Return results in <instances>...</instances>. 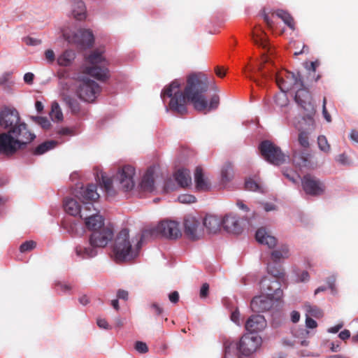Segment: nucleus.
<instances>
[{"instance_id": "1", "label": "nucleus", "mask_w": 358, "mask_h": 358, "mask_svg": "<svg viewBox=\"0 0 358 358\" xmlns=\"http://www.w3.org/2000/svg\"><path fill=\"white\" fill-rule=\"evenodd\" d=\"M181 84L182 82L180 80H174L161 92L163 101H165L166 97L170 98L169 108L173 111L181 115L185 113L187 100L193 104L196 110L204 113L218 108L220 96L217 94L213 95L209 103L203 95L208 89V78L205 75L201 73L189 75L184 92L180 90Z\"/></svg>"}, {"instance_id": "2", "label": "nucleus", "mask_w": 358, "mask_h": 358, "mask_svg": "<svg viewBox=\"0 0 358 358\" xmlns=\"http://www.w3.org/2000/svg\"><path fill=\"white\" fill-rule=\"evenodd\" d=\"M0 127L8 129L0 134V148L4 152H16L36 138L14 108L5 106L0 110Z\"/></svg>"}, {"instance_id": "3", "label": "nucleus", "mask_w": 358, "mask_h": 358, "mask_svg": "<svg viewBox=\"0 0 358 358\" xmlns=\"http://www.w3.org/2000/svg\"><path fill=\"white\" fill-rule=\"evenodd\" d=\"M287 78L292 80V86H287L283 78L278 76L276 83L281 91L286 92L289 90H294L296 102L299 105L306 114L303 117L306 127L299 128V143L303 148L309 146L308 135L315 129V121L313 116L315 113V106L311 103V95L309 91L304 87L301 76L299 73H287Z\"/></svg>"}, {"instance_id": "4", "label": "nucleus", "mask_w": 358, "mask_h": 358, "mask_svg": "<svg viewBox=\"0 0 358 358\" xmlns=\"http://www.w3.org/2000/svg\"><path fill=\"white\" fill-rule=\"evenodd\" d=\"M136 169L131 165H124L120 167L113 179L101 176V185L110 196H115L118 192L129 193L136 186Z\"/></svg>"}, {"instance_id": "5", "label": "nucleus", "mask_w": 358, "mask_h": 358, "mask_svg": "<svg viewBox=\"0 0 358 358\" xmlns=\"http://www.w3.org/2000/svg\"><path fill=\"white\" fill-rule=\"evenodd\" d=\"M148 231H144L136 243L133 245L131 243L129 230L122 229L115 239L113 246L114 259L116 262H127L136 258L141 248V243L145 237L147 236Z\"/></svg>"}, {"instance_id": "6", "label": "nucleus", "mask_w": 358, "mask_h": 358, "mask_svg": "<svg viewBox=\"0 0 358 358\" xmlns=\"http://www.w3.org/2000/svg\"><path fill=\"white\" fill-rule=\"evenodd\" d=\"M104 48L92 50L85 57V63L81 66V72L98 80L104 81L110 76L109 62L104 56Z\"/></svg>"}, {"instance_id": "7", "label": "nucleus", "mask_w": 358, "mask_h": 358, "mask_svg": "<svg viewBox=\"0 0 358 358\" xmlns=\"http://www.w3.org/2000/svg\"><path fill=\"white\" fill-rule=\"evenodd\" d=\"M267 271L271 276H264L259 282V289L262 294L274 297L275 299L281 300L283 292L281 285L276 278L285 276L284 269L281 266H275L271 263L267 264Z\"/></svg>"}, {"instance_id": "8", "label": "nucleus", "mask_w": 358, "mask_h": 358, "mask_svg": "<svg viewBox=\"0 0 358 358\" xmlns=\"http://www.w3.org/2000/svg\"><path fill=\"white\" fill-rule=\"evenodd\" d=\"M100 92L101 87L94 80L84 76L78 80L76 94L82 101L93 102L97 98Z\"/></svg>"}, {"instance_id": "9", "label": "nucleus", "mask_w": 358, "mask_h": 358, "mask_svg": "<svg viewBox=\"0 0 358 358\" xmlns=\"http://www.w3.org/2000/svg\"><path fill=\"white\" fill-rule=\"evenodd\" d=\"M259 148L263 158L273 165L279 166L288 159V156L283 154L279 147L269 141H262Z\"/></svg>"}, {"instance_id": "10", "label": "nucleus", "mask_w": 358, "mask_h": 358, "mask_svg": "<svg viewBox=\"0 0 358 358\" xmlns=\"http://www.w3.org/2000/svg\"><path fill=\"white\" fill-rule=\"evenodd\" d=\"M63 36L69 43L75 44L82 48L91 47L94 41V35L90 29H80L71 34L64 32Z\"/></svg>"}, {"instance_id": "11", "label": "nucleus", "mask_w": 358, "mask_h": 358, "mask_svg": "<svg viewBox=\"0 0 358 358\" xmlns=\"http://www.w3.org/2000/svg\"><path fill=\"white\" fill-rule=\"evenodd\" d=\"M85 209H86V211L80 217L85 220V224L89 230L94 231V230L105 227L103 224L104 220L94 207V204L91 203H85Z\"/></svg>"}, {"instance_id": "12", "label": "nucleus", "mask_w": 358, "mask_h": 358, "mask_svg": "<svg viewBox=\"0 0 358 358\" xmlns=\"http://www.w3.org/2000/svg\"><path fill=\"white\" fill-rule=\"evenodd\" d=\"M147 231H148L147 236L148 234L153 235L155 233H156L163 237L170 239H176L181 236V231L179 227V224L175 221H162L155 229Z\"/></svg>"}, {"instance_id": "13", "label": "nucleus", "mask_w": 358, "mask_h": 358, "mask_svg": "<svg viewBox=\"0 0 358 358\" xmlns=\"http://www.w3.org/2000/svg\"><path fill=\"white\" fill-rule=\"evenodd\" d=\"M92 243L94 245L99 252L103 248H106L114 238L113 229L109 227L106 226L102 228L94 230L89 236Z\"/></svg>"}, {"instance_id": "14", "label": "nucleus", "mask_w": 358, "mask_h": 358, "mask_svg": "<svg viewBox=\"0 0 358 358\" xmlns=\"http://www.w3.org/2000/svg\"><path fill=\"white\" fill-rule=\"evenodd\" d=\"M262 344V338L258 335L244 334L237 346L238 352L244 356L252 355Z\"/></svg>"}, {"instance_id": "15", "label": "nucleus", "mask_w": 358, "mask_h": 358, "mask_svg": "<svg viewBox=\"0 0 358 358\" xmlns=\"http://www.w3.org/2000/svg\"><path fill=\"white\" fill-rule=\"evenodd\" d=\"M280 301L271 296L262 294L252 299L250 308L253 312L262 313L271 309Z\"/></svg>"}, {"instance_id": "16", "label": "nucleus", "mask_w": 358, "mask_h": 358, "mask_svg": "<svg viewBox=\"0 0 358 358\" xmlns=\"http://www.w3.org/2000/svg\"><path fill=\"white\" fill-rule=\"evenodd\" d=\"M92 243L89 237L87 240L78 243L74 248L76 256L80 259H92L97 256L99 252Z\"/></svg>"}, {"instance_id": "17", "label": "nucleus", "mask_w": 358, "mask_h": 358, "mask_svg": "<svg viewBox=\"0 0 358 358\" xmlns=\"http://www.w3.org/2000/svg\"><path fill=\"white\" fill-rule=\"evenodd\" d=\"M301 184L305 192L312 196L320 195L324 190L323 184L310 175L303 176Z\"/></svg>"}, {"instance_id": "18", "label": "nucleus", "mask_w": 358, "mask_h": 358, "mask_svg": "<svg viewBox=\"0 0 358 358\" xmlns=\"http://www.w3.org/2000/svg\"><path fill=\"white\" fill-rule=\"evenodd\" d=\"M184 225L185 234L190 239L196 240L203 236V228L195 217L192 216L187 217L185 219Z\"/></svg>"}, {"instance_id": "19", "label": "nucleus", "mask_w": 358, "mask_h": 358, "mask_svg": "<svg viewBox=\"0 0 358 358\" xmlns=\"http://www.w3.org/2000/svg\"><path fill=\"white\" fill-rule=\"evenodd\" d=\"M76 196L81 200L83 205L85 206L86 203H91L99 198V194L97 193V187L95 185L90 184L85 187L83 186L77 192Z\"/></svg>"}, {"instance_id": "20", "label": "nucleus", "mask_w": 358, "mask_h": 358, "mask_svg": "<svg viewBox=\"0 0 358 358\" xmlns=\"http://www.w3.org/2000/svg\"><path fill=\"white\" fill-rule=\"evenodd\" d=\"M245 327L250 334H252L264 330L266 327V321L261 315H252L246 321Z\"/></svg>"}, {"instance_id": "21", "label": "nucleus", "mask_w": 358, "mask_h": 358, "mask_svg": "<svg viewBox=\"0 0 358 358\" xmlns=\"http://www.w3.org/2000/svg\"><path fill=\"white\" fill-rule=\"evenodd\" d=\"M222 225L224 230L229 233L238 234L242 231L238 217L233 214L226 215L222 219Z\"/></svg>"}, {"instance_id": "22", "label": "nucleus", "mask_w": 358, "mask_h": 358, "mask_svg": "<svg viewBox=\"0 0 358 358\" xmlns=\"http://www.w3.org/2000/svg\"><path fill=\"white\" fill-rule=\"evenodd\" d=\"M195 189L199 192H207L211 188L208 178L205 175L201 167L196 168L194 174Z\"/></svg>"}, {"instance_id": "23", "label": "nucleus", "mask_w": 358, "mask_h": 358, "mask_svg": "<svg viewBox=\"0 0 358 358\" xmlns=\"http://www.w3.org/2000/svg\"><path fill=\"white\" fill-rule=\"evenodd\" d=\"M64 208L66 213L72 216L79 215L81 217L86 211L84 205L81 206L76 199L72 198H66L64 200Z\"/></svg>"}, {"instance_id": "24", "label": "nucleus", "mask_w": 358, "mask_h": 358, "mask_svg": "<svg viewBox=\"0 0 358 358\" xmlns=\"http://www.w3.org/2000/svg\"><path fill=\"white\" fill-rule=\"evenodd\" d=\"M154 169L149 168L143 174L139 183V188L143 192H152L155 189Z\"/></svg>"}, {"instance_id": "25", "label": "nucleus", "mask_w": 358, "mask_h": 358, "mask_svg": "<svg viewBox=\"0 0 358 358\" xmlns=\"http://www.w3.org/2000/svg\"><path fill=\"white\" fill-rule=\"evenodd\" d=\"M255 238L258 243L266 245L268 248H273L277 245L276 238L271 236L264 228H260L257 231Z\"/></svg>"}, {"instance_id": "26", "label": "nucleus", "mask_w": 358, "mask_h": 358, "mask_svg": "<svg viewBox=\"0 0 358 358\" xmlns=\"http://www.w3.org/2000/svg\"><path fill=\"white\" fill-rule=\"evenodd\" d=\"M71 11L73 17L78 20L85 19L86 7L84 2L81 0H69Z\"/></svg>"}, {"instance_id": "27", "label": "nucleus", "mask_w": 358, "mask_h": 358, "mask_svg": "<svg viewBox=\"0 0 358 358\" xmlns=\"http://www.w3.org/2000/svg\"><path fill=\"white\" fill-rule=\"evenodd\" d=\"M290 255L289 248L286 244L280 245L277 249L273 250L271 253V260L273 263H280L288 259Z\"/></svg>"}, {"instance_id": "28", "label": "nucleus", "mask_w": 358, "mask_h": 358, "mask_svg": "<svg viewBox=\"0 0 358 358\" xmlns=\"http://www.w3.org/2000/svg\"><path fill=\"white\" fill-rule=\"evenodd\" d=\"M175 180L181 187H187L192 185V177L189 170L178 169L174 174Z\"/></svg>"}, {"instance_id": "29", "label": "nucleus", "mask_w": 358, "mask_h": 358, "mask_svg": "<svg viewBox=\"0 0 358 358\" xmlns=\"http://www.w3.org/2000/svg\"><path fill=\"white\" fill-rule=\"evenodd\" d=\"M221 224L222 220L216 215H206L203 219V225L209 233H217Z\"/></svg>"}, {"instance_id": "30", "label": "nucleus", "mask_w": 358, "mask_h": 358, "mask_svg": "<svg viewBox=\"0 0 358 358\" xmlns=\"http://www.w3.org/2000/svg\"><path fill=\"white\" fill-rule=\"evenodd\" d=\"M76 57V52L72 50H66L57 58V63L59 66L69 67L72 65Z\"/></svg>"}, {"instance_id": "31", "label": "nucleus", "mask_w": 358, "mask_h": 358, "mask_svg": "<svg viewBox=\"0 0 358 358\" xmlns=\"http://www.w3.org/2000/svg\"><path fill=\"white\" fill-rule=\"evenodd\" d=\"M63 143H64L63 140H61V141L51 140V141H48L43 142L41 144L38 145L35 148L34 153L36 155H43L44 153L47 152L48 151L55 148L57 145L62 144Z\"/></svg>"}, {"instance_id": "32", "label": "nucleus", "mask_w": 358, "mask_h": 358, "mask_svg": "<svg viewBox=\"0 0 358 358\" xmlns=\"http://www.w3.org/2000/svg\"><path fill=\"white\" fill-rule=\"evenodd\" d=\"M275 14L278 17L280 18L284 22V23L291 29H294V20L289 13L284 10L279 9L275 12Z\"/></svg>"}, {"instance_id": "33", "label": "nucleus", "mask_w": 358, "mask_h": 358, "mask_svg": "<svg viewBox=\"0 0 358 358\" xmlns=\"http://www.w3.org/2000/svg\"><path fill=\"white\" fill-rule=\"evenodd\" d=\"M50 116L52 121L59 122L63 120V113L59 103L52 102Z\"/></svg>"}, {"instance_id": "34", "label": "nucleus", "mask_w": 358, "mask_h": 358, "mask_svg": "<svg viewBox=\"0 0 358 358\" xmlns=\"http://www.w3.org/2000/svg\"><path fill=\"white\" fill-rule=\"evenodd\" d=\"M73 135V129L68 127H59L55 131V140H63L64 143L67 140L66 137Z\"/></svg>"}, {"instance_id": "35", "label": "nucleus", "mask_w": 358, "mask_h": 358, "mask_svg": "<svg viewBox=\"0 0 358 358\" xmlns=\"http://www.w3.org/2000/svg\"><path fill=\"white\" fill-rule=\"evenodd\" d=\"M221 177L224 182H229L233 178V169L230 163H226L222 168Z\"/></svg>"}, {"instance_id": "36", "label": "nucleus", "mask_w": 358, "mask_h": 358, "mask_svg": "<svg viewBox=\"0 0 358 358\" xmlns=\"http://www.w3.org/2000/svg\"><path fill=\"white\" fill-rule=\"evenodd\" d=\"M59 90L60 96L64 99L66 96H71L69 93L72 90V85L68 81L61 80L59 83Z\"/></svg>"}, {"instance_id": "37", "label": "nucleus", "mask_w": 358, "mask_h": 358, "mask_svg": "<svg viewBox=\"0 0 358 358\" xmlns=\"http://www.w3.org/2000/svg\"><path fill=\"white\" fill-rule=\"evenodd\" d=\"M63 101L68 105L73 113H76L79 111V102L72 96H66Z\"/></svg>"}, {"instance_id": "38", "label": "nucleus", "mask_w": 358, "mask_h": 358, "mask_svg": "<svg viewBox=\"0 0 358 358\" xmlns=\"http://www.w3.org/2000/svg\"><path fill=\"white\" fill-rule=\"evenodd\" d=\"M245 189L249 191L264 192L262 185L254 180L249 178L245 183Z\"/></svg>"}, {"instance_id": "39", "label": "nucleus", "mask_w": 358, "mask_h": 358, "mask_svg": "<svg viewBox=\"0 0 358 358\" xmlns=\"http://www.w3.org/2000/svg\"><path fill=\"white\" fill-rule=\"evenodd\" d=\"M304 307L306 310V315L308 316L310 315L315 317H320L322 316V310L317 306L307 303Z\"/></svg>"}, {"instance_id": "40", "label": "nucleus", "mask_w": 358, "mask_h": 358, "mask_svg": "<svg viewBox=\"0 0 358 358\" xmlns=\"http://www.w3.org/2000/svg\"><path fill=\"white\" fill-rule=\"evenodd\" d=\"M317 143H318L319 148L322 151H323L326 153H328L330 152L331 147L328 143V141H327L326 136H324L323 135L319 136L317 138Z\"/></svg>"}, {"instance_id": "41", "label": "nucleus", "mask_w": 358, "mask_h": 358, "mask_svg": "<svg viewBox=\"0 0 358 358\" xmlns=\"http://www.w3.org/2000/svg\"><path fill=\"white\" fill-rule=\"evenodd\" d=\"M178 200L182 203H192L196 201V197L192 194H184L180 195Z\"/></svg>"}, {"instance_id": "42", "label": "nucleus", "mask_w": 358, "mask_h": 358, "mask_svg": "<svg viewBox=\"0 0 358 358\" xmlns=\"http://www.w3.org/2000/svg\"><path fill=\"white\" fill-rule=\"evenodd\" d=\"M33 119L36 124L40 125L44 129H48L50 127V122L46 117H33Z\"/></svg>"}, {"instance_id": "43", "label": "nucleus", "mask_w": 358, "mask_h": 358, "mask_svg": "<svg viewBox=\"0 0 358 358\" xmlns=\"http://www.w3.org/2000/svg\"><path fill=\"white\" fill-rule=\"evenodd\" d=\"M36 242L33 241H25L20 245V250L21 252H26L30 251L36 247Z\"/></svg>"}, {"instance_id": "44", "label": "nucleus", "mask_w": 358, "mask_h": 358, "mask_svg": "<svg viewBox=\"0 0 358 358\" xmlns=\"http://www.w3.org/2000/svg\"><path fill=\"white\" fill-rule=\"evenodd\" d=\"M238 344L234 343V341H230L229 339L224 338L223 339V346L224 348L225 354H230L231 348H234L235 346H238Z\"/></svg>"}, {"instance_id": "45", "label": "nucleus", "mask_w": 358, "mask_h": 358, "mask_svg": "<svg viewBox=\"0 0 358 358\" xmlns=\"http://www.w3.org/2000/svg\"><path fill=\"white\" fill-rule=\"evenodd\" d=\"M336 161L338 164H340L341 165H345V166H349L352 164L351 161L348 159V156L344 153L338 155L336 157Z\"/></svg>"}, {"instance_id": "46", "label": "nucleus", "mask_w": 358, "mask_h": 358, "mask_svg": "<svg viewBox=\"0 0 358 358\" xmlns=\"http://www.w3.org/2000/svg\"><path fill=\"white\" fill-rule=\"evenodd\" d=\"M135 349L139 353H145L148 350V348L145 343L137 341L135 344Z\"/></svg>"}, {"instance_id": "47", "label": "nucleus", "mask_w": 358, "mask_h": 358, "mask_svg": "<svg viewBox=\"0 0 358 358\" xmlns=\"http://www.w3.org/2000/svg\"><path fill=\"white\" fill-rule=\"evenodd\" d=\"M45 57L48 64H52L55 60V55L54 51L51 49L45 50Z\"/></svg>"}, {"instance_id": "48", "label": "nucleus", "mask_w": 358, "mask_h": 358, "mask_svg": "<svg viewBox=\"0 0 358 358\" xmlns=\"http://www.w3.org/2000/svg\"><path fill=\"white\" fill-rule=\"evenodd\" d=\"M231 320L238 326L241 325L240 313L238 309L231 313Z\"/></svg>"}, {"instance_id": "49", "label": "nucleus", "mask_w": 358, "mask_h": 358, "mask_svg": "<svg viewBox=\"0 0 358 358\" xmlns=\"http://www.w3.org/2000/svg\"><path fill=\"white\" fill-rule=\"evenodd\" d=\"M296 282H307L309 280V273L306 271H303L300 274H296Z\"/></svg>"}, {"instance_id": "50", "label": "nucleus", "mask_w": 358, "mask_h": 358, "mask_svg": "<svg viewBox=\"0 0 358 358\" xmlns=\"http://www.w3.org/2000/svg\"><path fill=\"white\" fill-rule=\"evenodd\" d=\"M317 326V324L316 321L313 319H312L310 316L306 315V327L308 329H314L316 328Z\"/></svg>"}, {"instance_id": "51", "label": "nucleus", "mask_w": 358, "mask_h": 358, "mask_svg": "<svg viewBox=\"0 0 358 358\" xmlns=\"http://www.w3.org/2000/svg\"><path fill=\"white\" fill-rule=\"evenodd\" d=\"M117 299L127 301L129 299V292L127 290L120 289L117 291Z\"/></svg>"}, {"instance_id": "52", "label": "nucleus", "mask_w": 358, "mask_h": 358, "mask_svg": "<svg viewBox=\"0 0 358 358\" xmlns=\"http://www.w3.org/2000/svg\"><path fill=\"white\" fill-rule=\"evenodd\" d=\"M24 42L28 45L36 46L41 43V41L38 38L28 37L25 38Z\"/></svg>"}, {"instance_id": "53", "label": "nucleus", "mask_w": 358, "mask_h": 358, "mask_svg": "<svg viewBox=\"0 0 358 358\" xmlns=\"http://www.w3.org/2000/svg\"><path fill=\"white\" fill-rule=\"evenodd\" d=\"M326 103H327L326 98H324L323 105H322V114H323L324 119L327 120V122H330L331 121V115L327 112V110L326 108Z\"/></svg>"}, {"instance_id": "54", "label": "nucleus", "mask_w": 358, "mask_h": 358, "mask_svg": "<svg viewBox=\"0 0 358 358\" xmlns=\"http://www.w3.org/2000/svg\"><path fill=\"white\" fill-rule=\"evenodd\" d=\"M343 322H340L334 327H329L327 329V332L330 334H336L343 328Z\"/></svg>"}, {"instance_id": "55", "label": "nucleus", "mask_w": 358, "mask_h": 358, "mask_svg": "<svg viewBox=\"0 0 358 358\" xmlns=\"http://www.w3.org/2000/svg\"><path fill=\"white\" fill-rule=\"evenodd\" d=\"M34 78V73H32L31 72L26 73L24 75V78H23L24 81L29 85H31L33 83Z\"/></svg>"}, {"instance_id": "56", "label": "nucleus", "mask_w": 358, "mask_h": 358, "mask_svg": "<svg viewBox=\"0 0 358 358\" xmlns=\"http://www.w3.org/2000/svg\"><path fill=\"white\" fill-rule=\"evenodd\" d=\"M97 325L104 329H108L109 328V325L107 321L103 318H98L96 321Z\"/></svg>"}, {"instance_id": "57", "label": "nucleus", "mask_w": 358, "mask_h": 358, "mask_svg": "<svg viewBox=\"0 0 358 358\" xmlns=\"http://www.w3.org/2000/svg\"><path fill=\"white\" fill-rule=\"evenodd\" d=\"M209 289V285L207 283L203 284L200 290V296L201 297H206L208 294Z\"/></svg>"}, {"instance_id": "58", "label": "nucleus", "mask_w": 358, "mask_h": 358, "mask_svg": "<svg viewBox=\"0 0 358 358\" xmlns=\"http://www.w3.org/2000/svg\"><path fill=\"white\" fill-rule=\"evenodd\" d=\"M169 300L173 303H176L179 300V294L178 292L176 291H174L172 293H171L169 295Z\"/></svg>"}, {"instance_id": "59", "label": "nucleus", "mask_w": 358, "mask_h": 358, "mask_svg": "<svg viewBox=\"0 0 358 358\" xmlns=\"http://www.w3.org/2000/svg\"><path fill=\"white\" fill-rule=\"evenodd\" d=\"M338 337L343 340V341H345L347 339H348L350 337V332L349 330L348 329H345L342 331H341L338 334Z\"/></svg>"}, {"instance_id": "60", "label": "nucleus", "mask_w": 358, "mask_h": 358, "mask_svg": "<svg viewBox=\"0 0 358 358\" xmlns=\"http://www.w3.org/2000/svg\"><path fill=\"white\" fill-rule=\"evenodd\" d=\"M300 320V313L296 310H293L291 313V320L294 323H296Z\"/></svg>"}, {"instance_id": "61", "label": "nucleus", "mask_w": 358, "mask_h": 358, "mask_svg": "<svg viewBox=\"0 0 358 358\" xmlns=\"http://www.w3.org/2000/svg\"><path fill=\"white\" fill-rule=\"evenodd\" d=\"M303 66L309 72H314L315 73L316 71V69H315V67L313 63H310L308 62H305L303 63Z\"/></svg>"}, {"instance_id": "62", "label": "nucleus", "mask_w": 358, "mask_h": 358, "mask_svg": "<svg viewBox=\"0 0 358 358\" xmlns=\"http://www.w3.org/2000/svg\"><path fill=\"white\" fill-rule=\"evenodd\" d=\"M57 286L61 289L62 291L66 292L71 290V285L64 283V282H59L57 283Z\"/></svg>"}, {"instance_id": "63", "label": "nucleus", "mask_w": 358, "mask_h": 358, "mask_svg": "<svg viewBox=\"0 0 358 358\" xmlns=\"http://www.w3.org/2000/svg\"><path fill=\"white\" fill-rule=\"evenodd\" d=\"M10 74L9 73H6L0 76V85H4L9 80Z\"/></svg>"}, {"instance_id": "64", "label": "nucleus", "mask_w": 358, "mask_h": 358, "mask_svg": "<svg viewBox=\"0 0 358 358\" xmlns=\"http://www.w3.org/2000/svg\"><path fill=\"white\" fill-rule=\"evenodd\" d=\"M350 139L352 141L358 143V131L356 130H352L350 133Z\"/></svg>"}]
</instances>
